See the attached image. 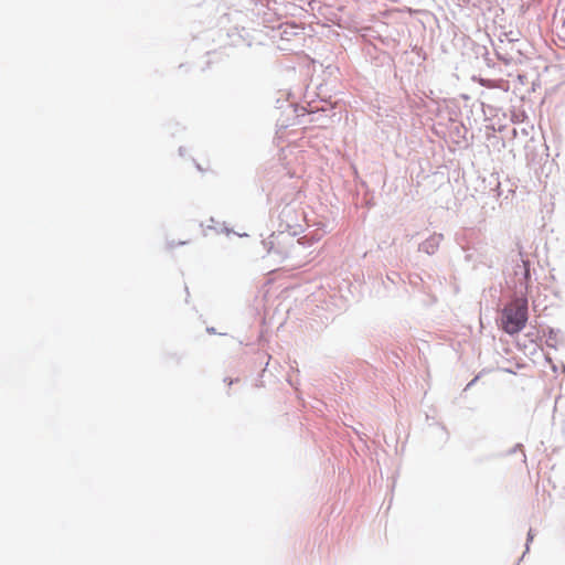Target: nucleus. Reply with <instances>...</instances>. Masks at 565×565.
Masks as SVG:
<instances>
[{
    "label": "nucleus",
    "mask_w": 565,
    "mask_h": 565,
    "mask_svg": "<svg viewBox=\"0 0 565 565\" xmlns=\"http://www.w3.org/2000/svg\"><path fill=\"white\" fill-rule=\"evenodd\" d=\"M510 262L511 270L507 268L504 271L508 287L513 291L515 299L529 298L535 280L533 279L535 270L532 269L531 259L519 244L518 252L511 253Z\"/></svg>",
    "instance_id": "1"
},
{
    "label": "nucleus",
    "mask_w": 565,
    "mask_h": 565,
    "mask_svg": "<svg viewBox=\"0 0 565 565\" xmlns=\"http://www.w3.org/2000/svg\"><path fill=\"white\" fill-rule=\"evenodd\" d=\"M518 308H503L498 318L499 328L509 335L520 333L526 326L529 298L516 299Z\"/></svg>",
    "instance_id": "2"
},
{
    "label": "nucleus",
    "mask_w": 565,
    "mask_h": 565,
    "mask_svg": "<svg viewBox=\"0 0 565 565\" xmlns=\"http://www.w3.org/2000/svg\"><path fill=\"white\" fill-rule=\"evenodd\" d=\"M288 115L285 119H278L280 127L287 128L297 124V118L307 114V108L292 102L287 105Z\"/></svg>",
    "instance_id": "3"
},
{
    "label": "nucleus",
    "mask_w": 565,
    "mask_h": 565,
    "mask_svg": "<svg viewBox=\"0 0 565 565\" xmlns=\"http://www.w3.org/2000/svg\"><path fill=\"white\" fill-rule=\"evenodd\" d=\"M443 238V234L434 233L419 244L418 250L426 253L427 255H434L438 250Z\"/></svg>",
    "instance_id": "4"
},
{
    "label": "nucleus",
    "mask_w": 565,
    "mask_h": 565,
    "mask_svg": "<svg viewBox=\"0 0 565 565\" xmlns=\"http://www.w3.org/2000/svg\"><path fill=\"white\" fill-rule=\"evenodd\" d=\"M281 234L282 233H279L278 235H276L275 232H273L267 238H264L262 241V244L268 255H270L273 253L278 254V255L282 254V250L278 246H276V243H275V238L280 236Z\"/></svg>",
    "instance_id": "5"
},
{
    "label": "nucleus",
    "mask_w": 565,
    "mask_h": 565,
    "mask_svg": "<svg viewBox=\"0 0 565 565\" xmlns=\"http://www.w3.org/2000/svg\"><path fill=\"white\" fill-rule=\"evenodd\" d=\"M543 333L546 337V345L556 349L558 335L563 334L561 329L547 327L545 330H543Z\"/></svg>",
    "instance_id": "6"
},
{
    "label": "nucleus",
    "mask_w": 565,
    "mask_h": 565,
    "mask_svg": "<svg viewBox=\"0 0 565 565\" xmlns=\"http://www.w3.org/2000/svg\"><path fill=\"white\" fill-rule=\"evenodd\" d=\"M288 104H292V102H289L286 98L279 97L275 102V108L276 109H282V114L287 116L288 115V109H287V105Z\"/></svg>",
    "instance_id": "7"
},
{
    "label": "nucleus",
    "mask_w": 565,
    "mask_h": 565,
    "mask_svg": "<svg viewBox=\"0 0 565 565\" xmlns=\"http://www.w3.org/2000/svg\"><path fill=\"white\" fill-rule=\"evenodd\" d=\"M516 451H522V455H523V462H526V455L524 452V446L523 444L521 443H518L515 444L512 448H510L507 452H505V456H511L513 454H515Z\"/></svg>",
    "instance_id": "8"
},
{
    "label": "nucleus",
    "mask_w": 565,
    "mask_h": 565,
    "mask_svg": "<svg viewBox=\"0 0 565 565\" xmlns=\"http://www.w3.org/2000/svg\"><path fill=\"white\" fill-rule=\"evenodd\" d=\"M534 535L535 534H534L533 529H530L526 534L525 551H524L523 555L521 556L520 561L524 557L525 553H527L530 551V543L533 541Z\"/></svg>",
    "instance_id": "9"
},
{
    "label": "nucleus",
    "mask_w": 565,
    "mask_h": 565,
    "mask_svg": "<svg viewBox=\"0 0 565 565\" xmlns=\"http://www.w3.org/2000/svg\"><path fill=\"white\" fill-rule=\"evenodd\" d=\"M223 382L225 384H227L228 387H231L233 384L239 382V379L238 377H230V376H226L224 377Z\"/></svg>",
    "instance_id": "10"
},
{
    "label": "nucleus",
    "mask_w": 565,
    "mask_h": 565,
    "mask_svg": "<svg viewBox=\"0 0 565 565\" xmlns=\"http://www.w3.org/2000/svg\"><path fill=\"white\" fill-rule=\"evenodd\" d=\"M185 244H186V242H184V241H179V242L171 241V242H168V247L170 249H172L175 246H182V245H185Z\"/></svg>",
    "instance_id": "11"
},
{
    "label": "nucleus",
    "mask_w": 565,
    "mask_h": 565,
    "mask_svg": "<svg viewBox=\"0 0 565 565\" xmlns=\"http://www.w3.org/2000/svg\"><path fill=\"white\" fill-rule=\"evenodd\" d=\"M492 82H493L492 79H488V78H482L481 77L479 83H480L481 86L490 88L491 87L490 84Z\"/></svg>",
    "instance_id": "12"
},
{
    "label": "nucleus",
    "mask_w": 565,
    "mask_h": 565,
    "mask_svg": "<svg viewBox=\"0 0 565 565\" xmlns=\"http://www.w3.org/2000/svg\"><path fill=\"white\" fill-rule=\"evenodd\" d=\"M479 375L475 376L465 387V391H468L470 390L476 383L477 381L479 380Z\"/></svg>",
    "instance_id": "13"
},
{
    "label": "nucleus",
    "mask_w": 565,
    "mask_h": 565,
    "mask_svg": "<svg viewBox=\"0 0 565 565\" xmlns=\"http://www.w3.org/2000/svg\"><path fill=\"white\" fill-rule=\"evenodd\" d=\"M493 190L497 192V196H498V198H500V196H502V195H503V190H502V188H501V183H500V182H498V184H497L495 189H493Z\"/></svg>",
    "instance_id": "14"
},
{
    "label": "nucleus",
    "mask_w": 565,
    "mask_h": 565,
    "mask_svg": "<svg viewBox=\"0 0 565 565\" xmlns=\"http://www.w3.org/2000/svg\"><path fill=\"white\" fill-rule=\"evenodd\" d=\"M387 279H390L392 282H395V279H399V275L396 271H393L391 275H387Z\"/></svg>",
    "instance_id": "15"
},
{
    "label": "nucleus",
    "mask_w": 565,
    "mask_h": 565,
    "mask_svg": "<svg viewBox=\"0 0 565 565\" xmlns=\"http://www.w3.org/2000/svg\"><path fill=\"white\" fill-rule=\"evenodd\" d=\"M206 332H207V333H211V334H214V333H216V330H215V328H214V327H207V328H206Z\"/></svg>",
    "instance_id": "16"
},
{
    "label": "nucleus",
    "mask_w": 565,
    "mask_h": 565,
    "mask_svg": "<svg viewBox=\"0 0 565 565\" xmlns=\"http://www.w3.org/2000/svg\"><path fill=\"white\" fill-rule=\"evenodd\" d=\"M471 257H472V255H471L468 250H466L465 259H466L467 262H470V260H471Z\"/></svg>",
    "instance_id": "17"
},
{
    "label": "nucleus",
    "mask_w": 565,
    "mask_h": 565,
    "mask_svg": "<svg viewBox=\"0 0 565 565\" xmlns=\"http://www.w3.org/2000/svg\"><path fill=\"white\" fill-rule=\"evenodd\" d=\"M184 151H185V148H184V147H180V148H179V153H180V156H184Z\"/></svg>",
    "instance_id": "18"
},
{
    "label": "nucleus",
    "mask_w": 565,
    "mask_h": 565,
    "mask_svg": "<svg viewBox=\"0 0 565 565\" xmlns=\"http://www.w3.org/2000/svg\"><path fill=\"white\" fill-rule=\"evenodd\" d=\"M224 231H225L226 233H231V232H232V230H230V228H227V227H224Z\"/></svg>",
    "instance_id": "19"
},
{
    "label": "nucleus",
    "mask_w": 565,
    "mask_h": 565,
    "mask_svg": "<svg viewBox=\"0 0 565 565\" xmlns=\"http://www.w3.org/2000/svg\"><path fill=\"white\" fill-rule=\"evenodd\" d=\"M552 370H553L554 372H556V365H554V364H553V365H552Z\"/></svg>",
    "instance_id": "20"
}]
</instances>
